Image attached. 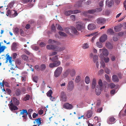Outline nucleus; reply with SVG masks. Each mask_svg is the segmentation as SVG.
<instances>
[{"mask_svg": "<svg viewBox=\"0 0 126 126\" xmlns=\"http://www.w3.org/2000/svg\"><path fill=\"white\" fill-rule=\"evenodd\" d=\"M63 71L62 67L59 66L58 67L54 72V76L56 78L59 76L61 74Z\"/></svg>", "mask_w": 126, "mask_h": 126, "instance_id": "obj_1", "label": "nucleus"}, {"mask_svg": "<svg viewBox=\"0 0 126 126\" xmlns=\"http://www.w3.org/2000/svg\"><path fill=\"white\" fill-rule=\"evenodd\" d=\"M20 115H23L22 117L23 118V120L24 121L26 122L27 120V111L26 110H21Z\"/></svg>", "mask_w": 126, "mask_h": 126, "instance_id": "obj_2", "label": "nucleus"}, {"mask_svg": "<svg viewBox=\"0 0 126 126\" xmlns=\"http://www.w3.org/2000/svg\"><path fill=\"white\" fill-rule=\"evenodd\" d=\"M6 63L8 62V61L9 60V63H10V64L11 66H13V67H15L16 66V62L13 60H12V58L11 57H10L9 55H7L6 58Z\"/></svg>", "mask_w": 126, "mask_h": 126, "instance_id": "obj_3", "label": "nucleus"}, {"mask_svg": "<svg viewBox=\"0 0 126 126\" xmlns=\"http://www.w3.org/2000/svg\"><path fill=\"white\" fill-rule=\"evenodd\" d=\"M106 21V19L104 18L100 17L97 19L96 20V22L99 25H103L104 24Z\"/></svg>", "mask_w": 126, "mask_h": 126, "instance_id": "obj_4", "label": "nucleus"}, {"mask_svg": "<svg viewBox=\"0 0 126 126\" xmlns=\"http://www.w3.org/2000/svg\"><path fill=\"white\" fill-rule=\"evenodd\" d=\"M74 88V85L73 82L70 81L68 82L67 87V89L68 91L70 92L72 91Z\"/></svg>", "mask_w": 126, "mask_h": 126, "instance_id": "obj_5", "label": "nucleus"}, {"mask_svg": "<svg viewBox=\"0 0 126 126\" xmlns=\"http://www.w3.org/2000/svg\"><path fill=\"white\" fill-rule=\"evenodd\" d=\"M10 104H9L8 106L10 109L12 111L16 110L18 109V108L14 105L13 103L12 100L10 101Z\"/></svg>", "mask_w": 126, "mask_h": 126, "instance_id": "obj_6", "label": "nucleus"}, {"mask_svg": "<svg viewBox=\"0 0 126 126\" xmlns=\"http://www.w3.org/2000/svg\"><path fill=\"white\" fill-rule=\"evenodd\" d=\"M76 28L78 31H81L84 28L82 23L81 22H79L78 23L76 26Z\"/></svg>", "mask_w": 126, "mask_h": 126, "instance_id": "obj_7", "label": "nucleus"}, {"mask_svg": "<svg viewBox=\"0 0 126 126\" xmlns=\"http://www.w3.org/2000/svg\"><path fill=\"white\" fill-rule=\"evenodd\" d=\"M73 107V106L72 105L68 103H65L63 105V108L68 110H71Z\"/></svg>", "mask_w": 126, "mask_h": 126, "instance_id": "obj_8", "label": "nucleus"}, {"mask_svg": "<svg viewBox=\"0 0 126 126\" xmlns=\"http://www.w3.org/2000/svg\"><path fill=\"white\" fill-rule=\"evenodd\" d=\"M99 51L100 52H102L103 54L105 56H107L109 55V51L106 49H100Z\"/></svg>", "mask_w": 126, "mask_h": 126, "instance_id": "obj_9", "label": "nucleus"}, {"mask_svg": "<svg viewBox=\"0 0 126 126\" xmlns=\"http://www.w3.org/2000/svg\"><path fill=\"white\" fill-rule=\"evenodd\" d=\"M115 119L113 117H110L108 118L107 120V122L109 124H114L115 122Z\"/></svg>", "mask_w": 126, "mask_h": 126, "instance_id": "obj_10", "label": "nucleus"}, {"mask_svg": "<svg viewBox=\"0 0 126 126\" xmlns=\"http://www.w3.org/2000/svg\"><path fill=\"white\" fill-rule=\"evenodd\" d=\"M107 36L106 34H104L102 35L100 38V42L102 43H104L107 39Z\"/></svg>", "mask_w": 126, "mask_h": 126, "instance_id": "obj_11", "label": "nucleus"}, {"mask_svg": "<svg viewBox=\"0 0 126 126\" xmlns=\"http://www.w3.org/2000/svg\"><path fill=\"white\" fill-rule=\"evenodd\" d=\"M92 112L91 110H88L85 114V116L87 118H90L92 117Z\"/></svg>", "mask_w": 126, "mask_h": 126, "instance_id": "obj_12", "label": "nucleus"}, {"mask_svg": "<svg viewBox=\"0 0 126 126\" xmlns=\"http://www.w3.org/2000/svg\"><path fill=\"white\" fill-rule=\"evenodd\" d=\"M64 47H60L57 46H56L54 45V49L56 51H61L65 49Z\"/></svg>", "mask_w": 126, "mask_h": 126, "instance_id": "obj_13", "label": "nucleus"}, {"mask_svg": "<svg viewBox=\"0 0 126 126\" xmlns=\"http://www.w3.org/2000/svg\"><path fill=\"white\" fill-rule=\"evenodd\" d=\"M71 70L70 69H67L65 71L63 75V78L66 77L70 73Z\"/></svg>", "mask_w": 126, "mask_h": 126, "instance_id": "obj_14", "label": "nucleus"}, {"mask_svg": "<svg viewBox=\"0 0 126 126\" xmlns=\"http://www.w3.org/2000/svg\"><path fill=\"white\" fill-rule=\"evenodd\" d=\"M95 25L93 24H89L88 26V28L89 30H94L96 28Z\"/></svg>", "mask_w": 126, "mask_h": 126, "instance_id": "obj_15", "label": "nucleus"}, {"mask_svg": "<svg viewBox=\"0 0 126 126\" xmlns=\"http://www.w3.org/2000/svg\"><path fill=\"white\" fill-rule=\"evenodd\" d=\"M41 118L35 119L33 122V123L34 124H36L37 125L39 126L41 123Z\"/></svg>", "mask_w": 126, "mask_h": 126, "instance_id": "obj_16", "label": "nucleus"}, {"mask_svg": "<svg viewBox=\"0 0 126 126\" xmlns=\"http://www.w3.org/2000/svg\"><path fill=\"white\" fill-rule=\"evenodd\" d=\"M109 0H106V5H108L109 7H110L112 5L114 4V1L113 0H111L109 2Z\"/></svg>", "mask_w": 126, "mask_h": 126, "instance_id": "obj_17", "label": "nucleus"}, {"mask_svg": "<svg viewBox=\"0 0 126 126\" xmlns=\"http://www.w3.org/2000/svg\"><path fill=\"white\" fill-rule=\"evenodd\" d=\"M105 46L108 49H111L113 48V45L111 44L110 42H107L105 44Z\"/></svg>", "mask_w": 126, "mask_h": 126, "instance_id": "obj_18", "label": "nucleus"}, {"mask_svg": "<svg viewBox=\"0 0 126 126\" xmlns=\"http://www.w3.org/2000/svg\"><path fill=\"white\" fill-rule=\"evenodd\" d=\"M112 80L114 82H118L119 81V79L117 76L116 75H113L112 76Z\"/></svg>", "mask_w": 126, "mask_h": 126, "instance_id": "obj_19", "label": "nucleus"}, {"mask_svg": "<svg viewBox=\"0 0 126 126\" xmlns=\"http://www.w3.org/2000/svg\"><path fill=\"white\" fill-rule=\"evenodd\" d=\"M102 88L96 87V88L95 92L96 94L98 95H99L101 94Z\"/></svg>", "mask_w": 126, "mask_h": 126, "instance_id": "obj_20", "label": "nucleus"}, {"mask_svg": "<svg viewBox=\"0 0 126 126\" xmlns=\"http://www.w3.org/2000/svg\"><path fill=\"white\" fill-rule=\"evenodd\" d=\"M13 102L15 105L18 106L19 104V100L15 97H13L12 100Z\"/></svg>", "mask_w": 126, "mask_h": 126, "instance_id": "obj_21", "label": "nucleus"}, {"mask_svg": "<svg viewBox=\"0 0 126 126\" xmlns=\"http://www.w3.org/2000/svg\"><path fill=\"white\" fill-rule=\"evenodd\" d=\"M71 31L72 33L75 34H77L78 31L75 27H72L71 28Z\"/></svg>", "mask_w": 126, "mask_h": 126, "instance_id": "obj_22", "label": "nucleus"}, {"mask_svg": "<svg viewBox=\"0 0 126 126\" xmlns=\"http://www.w3.org/2000/svg\"><path fill=\"white\" fill-rule=\"evenodd\" d=\"M81 1H79L77 2L74 6L76 8H79L82 5Z\"/></svg>", "mask_w": 126, "mask_h": 126, "instance_id": "obj_23", "label": "nucleus"}, {"mask_svg": "<svg viewBox=\"0 0 126 126\" xmlns=\"http://www.w3.org/2000/svg\"><path fill=\"white\" fill-rule=\"evenodd\" d=\"M96 84V83L95 79H94L93 80L92 85V88L93 89H94L95 88Z\"/></svg>", "mask_w": 126, "mask_h": 126, "instance_id": "obj_24", "label": "nucleus"}, {"mask_svg": "<svg viewBox=\"0 0 126 126\" xmlns=\"http://www.w3.org/2000/svg\"><path fill=\"white\" fill-rule=\"evenodd\" d=\"M1 46V43H0V53L4 51L5 49L6 48L5 46Z\"/></svg>", "mask_w": 126, "mask_h": 126, "instance_id": "obj_25", "label": "nucleus"}, {"mask_svg": "<svg viewBox=\"0 0 126 126\" xmlns=\"http://www.w3.org/2000/svg\"><path fill=\"white\" fill-rule=\"evenodd\" d=\"M48 42L49 44H53L54 43L58 44V42L52 39H49L48 40Z\"/></svg>", "mask_w": 126, "mask_h": 126, "instance_id": "obj_26", "label": "nucleus"}, {"mask_svg": "<svg viewBox=\"0 0 126 126\" xmlns=\"http://www.w3.org/2000/svg\"><path fill=\"white\" fill-rule=\"evenodd\" d=\"M107 33L109 34H113L114 33L113 30L111 29H108L107 31Z\"/></svg>", "mask_w": 126, "mask_h": 126, "instance_id": "obj_27", "label": "nucleus"}, {"mask_svg": "<svg viewBox=\"0 0 126 126\" xmlns=\"http://www.w3.org/2000/svg\"><path fill=\"white\" fill-rule=\"evenodd\" d=\"M81 80V77L79 76H76V79H75V82L76 83H78Z\"/></svg>", "mask_w": 126, "mask_h": 126, "instance_id": "obj_28", "label": "nucleus"}, {"mask_svg": "<svg viewBox=\"0 0 126 126\" xmlns=\"http://www.w3.org/2000/svg\"><path fill=\"white\" fill-rule=\"evenodd\" d=\"M54 45H48L46 46V48L47 49H54Z\"/></svg>", "mask_w": 126, "mask_h": 126, "instance_id": "obj_29", "label": "nucleus"}, {"mask_svg": "<svg viewBox=\"0 0 126 126\" xmlns=\"http://www.w3.org/2000/svg\"><path fill=\"white\" fill-rule=\"evenodd\" d=\"M72 14V10L67 11L64 13V14L66 16H69Z\"/></svg>", "mask_w": 126, "mask_h": 126, "instance_id": "obj_30", "label": "nucleus"}, {"mask_svg": "<svg viewBox=\"0 0 126 126\" xmlns=\"http://www.w3.org/2000/svg\"><path fill=\"white\" fill-rule=\"evenodd\" d=\"M70 73L71 76H74L76 74V72L75 70L73 69L71 70V71L70 72Z\"/></svg>", "mask_w": 126, "mask_h": 126, "instance_id": "obj_31", "label": "nucleus"}, {"mask_svg": "<svg viewBox=\"0 0 126 126\" xmlns=\"http://www.w3.org/2000/svg\"><path fill=\"white\" fill-rule=\"evenodd\" d=\"M56 27H57V29L58 30L61 31H63V30L61 26L58 24H56Z\"/></svg>", "mask_w": 126, "mask_h": 126, "instance_id": "obj_32", "label": "nucleus"}, {"mask_svg": "<svg viewBox=\"0 0 126 126\" xmlns=\"http://www.w3.org/2000/svg\"><path fill=\"white\" fill-rule=\"evenodd\" d=\"M46 68V65L44 64H42L40 67V70L42 71H43Z\"/></svg>", "mask_w": 126, "mask_h": 126, "instance_id": "obj_33", "label": "nucleus"}, {"mask_svg": "<svg viewBox=\"0 0 126 126\" xmlns=\"http://www.w3.org/2000/svg\"><path fill=\"white\" fill-rule=\"evenodd\" d=\"M16 95L17 96H19L21 95V90L19 89H17L15 92Z\"/></svg>", "mask_w": 126, "mask_h": 126, "instance_id": "obj_34", "label": "nucleus"}, {"mask_svg": "<svg viewBox=\"0 0 126 126\" xmlns=\"http://www.w3.org/2000/svg\"><path fill=\"white\" fill-rule=\"evenodd\" d=\"M16 44L15 42H14L13 43L12 46V50L14 51H15L16 50Z\"/></svg>", "mask_w": 126, "mask_h": 126, "instance_id": "obj_35", "label": "nucleus"}, {"mask_svg": "<svg viewBox=\"0 0 126 126\" xmlns=\"http://www.w3.org/2000/svg\"><path fill=\"white\" fill-rule=\"evenodd\" d=\"M54 63V64L55 65V67H57L59 66L61 64V62L60 61L57 60L55 62H53Z\"/></svg>", "mask_w": 126, "mask_h": 126, "instance_id": "obj_36", "label": "nucleus"}, {"mask_svg": "<svg viewBox=\"0 0 126 126\" xmlns=\"http://www.w3.org/2000/svg\"><path fill=\"white\" fill-rule=\"evenodd\" d=\"M101 42H97L96 43V45L97 47L100 48H101L103 47V45Z\"/></svg>", "mask_w": 126, "mask_h": 126, "instance_id": "obj_37", "label": "nucleus"}, {"mask_svg": "<svg viewBox=\"0 0 126 126\" xmlns=\"http://www.w3.org/2000/svg\"><path fill=\"white\" fill-rule=\"evenodd\" d=\"M98 83L99 85H97V87L102 88L103 84L102 81L101 79H99V80Z\"/></svg>", "mask_w": 126, "mask_h": 126, "instance_id": "obj_38", "label": "nucleus"}, {"mask_svg": "<svg viewBox=\"0 0 126 126\" xmlns=\"http://www.w3.org/2000/svg\"><path fill=\"white\" fill-rule=\"evenodd\" d=\"M85 81L87 84H89L90 81V79L89 77L88 76L86 77L85 79Z\"/></svg>", "mask_w": 126, "mask_h": 126, "instance_id": "obj_39", "label": "nucleus"}, {"mask_svg": "<svg viewBox=\"0 0 126 126\" xmlns=\"http://www.w3.org/2000/svg\"><path fill=\"white\" fill-rule=\"evenodd\" d=\"M70 30H71V29L68 27L66 28L65 29V32L71 35V34L69 32Z\"/></svg>", "mask_w": 126, "mask_h": 126, "instance_id": "obj_40", "label": "nucleus"}, {"mask_svg": "<svg viewBox=\"0 0 126 126\" xmlns=\"http://www.w3.org/2000/svg\"><path fill=\"white\" fill-rule=\"evenodd\" d=\"M21 57L22 59L25 61H27L28 59V58L26 55H23L21 56Z\"/></svg>", "mask_w": 126, "mask_h": 126, "instance_id": "obj_41", "label": "nucleus"}, {"mask_svg": "<svg viewBox=\"0 0 126 126\" xmlns=\"http://www.w3.org/2000/svg\"><path fill=\"white\" fill-rule=\"evenodd\" d=\"M59 33L61 36L66 37L67 36V35L65 33L59 31Z\"/></svg>", "mask_w": 126, "mask_h": 126, "instance_id": "obj_42", "label": "nucleus"}, {"mask_svg": "<svg viewBox=\"0 0 126 126\" xmlns=\"http://www.w3.org/2000/svg\"><path fill=\"white\" fill-rule=\"evenodd\" d=\"M98 59V57L96 55H94L93 57V61L94 63L97 62Z\"/></svg>", "mask_w": 126, "mask_h": 126, "instance_id": "obj_43", "label": "nucleus"}, {"mask_svg": "<svg viewBox=\"0 0 126 126\" xmlns=\"http://www.w3.org/2000/svg\"><path fill=\"white\" fill-rule=\"evenodd\" d=\"M52 94V92L51 90H49L47 93V96L49 97H50L51 95Z\"/></svg>", "mask_w": 126, "mask_h": 126, "instance_id": "obj_44", "label": "nucleus"}, {"mask_svg": "<svg viewBox=\"0 0 126 126\" xmlns=\"http://www.w3.org/2000/svg\"><path fill=\"white\" fill-rule=\"evenodd\" d=\"M58 56L56 55L52 58L51 61L52 62H55L58 60Z\"/></svg>", "mask_w": 126, "mask_h": 126, "instance_id": "obj_45", "label": "nucleus"}, {"mask_svg": "<svg viewBox=\"0 0 126 126\" xmlns=\"http://www.w3.org/2000/svg\"><path fill=\"white\" fill-rule=\"evenodd\" d=\"M60 100L62 102H65L67 100V97L66 96H65L61 97Z\"/></svg>", "mask_w": 126, "mask_h": 126, "instance_id": "obj_46", "label": "nucleus"}, {"mask_svg": "<svg viewBox=\"0 0 126 126\" xmlns=\"http://www.w3.org/2000/svg\"><path fill=\"white\" fill-rule=\"evenodd\" d=\"M114 29L115 31L116 32H118L121 30V29L117 26H116L114 27Z\"/></svg>", "mask_w": 126, "mask_h": 126, "instance_id": "obj_47", "label": "nucleus"}, {"mask_svg": "<svg viewBox=\"0 0 126 126\" xmlns=\"http://www.w3.org/2000/svg\"><path fill=\"white\" fill-rule=\"evenodd\" d=\"M95 12V9H94L89 10L87 12H86V13H89L90 14H92Z\"/></svg>", "mask_w": 126, "mask_h": 126, "instance_id": "obj_48", "label": "nucleus"}, {"mask_svg": "<svg viewBox=\"0 0 126 126\" xmlns=\"http://www.w3.org/2000/svg\"><path fill=\"white\" fill-rule=\"evenodd\" d=\"M72 14H76L81 12L80 10H72Z\"/></svg>", "mask_w": 126, "mask_h": 126, "instance_id": "obj_49", "label": "nucleus"}, {"mask_svg": "<svg viewBox=\"0 0 126 126\" xmlns=\"http://www.w3.org/2000/svg\"><path fill=\"white\" fill-rule=\"evenodd\" d=\"M30 97V96L29 95H27L26 96L24 97L23 99V100L25 101H26L29 99Z\"/></svg>", "mask_w": 126, "mask_h": 126, "instance_id": "obj_50", "label": "nucleus"}, {"mask_svg": "<svg viewBox=\"0 0 126 126\" xmlns=\"http://www.w3.org/2000/svg\"><path fill=\"white\" fill-rule=\"evenodd\" d=\"M103 60L105 63H108L109 62V58L108 57H104Z\"/></svg>", "mask_w": 126, "mask_h": 126, "instance_id": "obj_51", "label": "nucleus"}, {"mask_svg": "<svg viewBox=\"0 0 126 126\" xmlns=\"http://www.w3.org/2000/svg\"><path fill=\"white\" fill-rule=\"evenodd\" d=\"M105 70L106 73L108 74H109L111 72L110 70L108 68H105Z\"/></svg>", "mask_w": 126, "mask_h": 126, "instance_id": "obj_52", "label": "nucleus"}, {"mask_svg": "<svg viewBox=\"0 0 126 126\" xmlns=\"http://www.w3.org/2000/svg\"><path fill=\"white\" fill-rule=\"evenodd\" d=\"M14 32L16 34H18L19 33V30L18 28H16L14 30Z\"/></svg>", "mask_w": 126, "mask_h": 126, "instance_id": "obj_53", "label": "nucleus"}, {"mask_svg": "<svg viewBox=\"0 0 126 126\" xmlns=\"http://www.w3.org/2000/svg\"><path fill=\"white\" fill-rule=\"evenodd\" d=\"M38 79V77L37 76L34 77L33 78V80L34 81L37 83Z\"/></svg>", "mask_w": 126, "mask_h": 126, "instance_id": "obj_54", "label": "nucleus"}, {"mask_svg": "<svg viewBox=\"0 0 126 126\" xmlns=\"http://www.w3.org/2000/svg\"><path fill=\"white\" fill-rule=\"evenodd\" d=\"M89 47V45L87 43H85L83 45V48L85 49L88 48Z\"/></svg>", "mask_w": 126, "mask_h": 126, "instance_id": "obj_55", "label": "nucleus"}, {"mask_svg": "<svg viewBox=\"0 0 126 126\" xmlns=\"http://www.w3.org/2000/svg\"><path fill=\"white\" fill-rule=\"evenodd\" d=\"M102 10V9L101 8H96L95 9V12H98L101 11Z\"/></svg>", "mask_w": 126, "mask_h": 126, "instance_id": "obj_56", "label": "nucleus"}, {"mask_svg": "<svg viewBox=\"0 0 126 126\" xmlns=\"http://www.w3.org/2000/svg\"><path fill=\"white\" fill-rule=\"evenodd\" d=\"M104 5L103 1L102 0L100 1L99 3V7L101 8Z\"/></svg>", "mask_w": 126, "mask_h": 126, "instance_id": "obj_57", "label": "nucleus"}, {"mask_svg": "<svg viewBox=\"0 0 126 126\" xmlns=\"http://www.w3.org/2000/svg\"><path fill=\"white\" fill-rule=\"evenodd\" d=\"M57 54V53L56 52H52L50 53L49 55L50 56H52L55 55Z\"/></svg>", "mask_w": 126, "mask_h": 126, "instance_id": "obj_58", "label": "nucleus"}, {"mask_svg": "<svg viewBox=\"0 0 126 126\" xmlns=\"http://www.w3.org/2000/svg\"><path fill=\"white\" fill-rule=\"evenodd\" d=\"M109 85L110 88L111 89L114 88L115 86V84L113 83H110L109 84Z\"/></svg>", "mask_w": 126, "mask_h": 126, "instance_id": "obj_59", "label": "nucleus"}, {"mask_svg": "<svg viewBox=\"0 0 126 126\" xmlns=\"http://www.w3.org/2000/svg\"><path fill=\"white\" fill-rule=\"evenodd\" d=\"M49 66L50 68H52L54 67H56L55 65L54 64V63H50L49 64Z\"/></svg>", "mask_w": 126, "mask_h": 126, "instance_id": "obj_60", "label": "nucleus"}, {"mask_svg": "<svg viewBox=\"0 0 126 126\" xmlns=\"http://www.w3.org/2000/svg\"><path fill=\"white\" fill-rule=\"evenodd\" d=\"M16 63L19 65L21 64V60L20 59H17L16 62Z\"/></svg>", "mask_w": 126, "mask_h": 126, "instance_id": "obj_61", "label": "nucleus"}, {"mask_svg": "<svg viewBox=\"0 0 126 126\" xmlns=\"http://www.w3.org/2000/svg\"><path fill=\"white\" fill-rule=\"evenodd\" d=\"M65 93L64 92H62L61 93L60 97L65 96H66Z\"/></svg>", "mask_w": 126, "mask_h": 126, "instance_id": "obj_62", "label": "nucleus"}, {"mask_svg": "<svg viewBox=\"0 0 126 126\" xmlns=\"http://www.w3.org/2000/svg\"><path fill=\"white\" fill-rule=\"evenodd\" d=\"M51 29L52 31L55 32V27L54 24H53L52 25L51 27Z\"/></svg>", "mask_w": 126, "mask_h": 126, "instance_id": "obj_63", "label": "nucleus"}, {"mask_svg": "<svg viewBox=\"0 0 126 126\" xmlns=\"http://www.w3.org/2000/svg\"><path fill=\"white\" fill-rule=\"evenodd\" d=\"M70 18L73 21L75 20V16L74 15H72L70 16Z\"/></svg>", "mask_w": 126, "mask_h": 126, "instance_id": "obj_64", "label": "nucleus"}]
</instances>
